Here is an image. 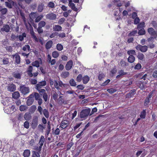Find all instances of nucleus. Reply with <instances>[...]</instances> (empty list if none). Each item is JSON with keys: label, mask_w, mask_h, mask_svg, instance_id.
Masks as SVG:
<instances>
[{"label": "nucleus", "mask_w": 157, "mask_h": 157, "mask_svg": "<svg viewBox=\"0 0 157 157\" xmlns=\"http://www.w3.org/2000/svg\"><path fill=\"white\" fill-rule=\"evenodd\" d=\"M61 75L63 78H65L69 76V73L68 71H64L62 73Z\"/></svg>", "instance_id": "a19ab883"}, {"label": "nucleus", "mask_w": 157, "mask_h": 157, "mask_svg": "<svg viewBox=\"0 0 157 157\" xmlns=\"http://www.w3.org/2000/svg\"><path fill=\"white\" fill-rule=\"evenodd\" d=\"M31 65L32 66L36 67H40V63L38 61L35 60L32 63Z\"/></svg>", "instance_id": "72a5a7b5"}, {"label": "nucleus", "mask_w": 157, "mask_h": 157, "mask_svg": "<svg viewBox=\"0 0 157 157\" xmlns=\"http://www.w3.org/2000/svg\"><path fill=\"white\" fill-rule=\"evenodd\" d=\"M136 52L135 51L133 50H130L128 51L127 54L130 55H136Z\"/></svg>", "instance_id": "de8ad7c7"}, {"label": "nucleus", "mask_w": 157, "mask_h": 157, "mask_svg": "<svg viewBox=\"0 0 157 157\" xmlns=\"http://www.w3.org/2000/svg\"><path fill=\"white\" fill-rule=\"evenodd\" d=\"M142 67L141 64L140 63H137L134 67V69L135 70H139Z\"/></svg>", "instance_id": "052dcab7"}, {"label": "nucleus", "mask_w": 157, "mask_h": 157, "mask_svg": "<svg viewBox=\"0 0 157 157\" xmlns=\"http://www.w3.org/2000/svg\"><path fill=\"white\" fill-rule=\"evenodd\" d=\"M113 2L114 3H116V6L117 7H120L122 5L121 1L120 0H114L113 1Z\"/></svg>", "instance_id": "58836bf2"}, {"label": "nucleus", "mask_w": 157, "mask_h": 157, "mask_svg": "<svg viewBox=\"0 0 157 157\" xmlns=\"http://www.w3.org/2000/svg\"><path fill=\"white\" fill-rule=\"evenodd\" d=\"M73 62L72 60L69 61L66 63L65 66V68L67 71L70 70L72 67Z\"/></svg>", "instance_id": "9d476101"}, {"label": "nucleus", "mask_w": 157, "mask_h": 157, "mask_svg": "<svg viewBox=\"0 0 157 157\" xmlns=\"http://www.w3.org/2000/svg\"><path fill=\"white\" fill-rule=\"evenodd\" d=\"M137 31L136 30H133L131 32L128 34V36H135L136 34L137 33Z\"/></svg>", "instance_id": "5fc2aeb1"}, {"label": "nucleus", "mask_w": 157, "mask_h": 157, "mask_svg": "<svg viewBox=\"0 0 157 157\" xmlns=\"http://www.w3.org/2000/svg\"><path fill=\"white\" fill-rule=\"evenodd\" d=\"M38 118L37 117H35L33 119L31 124V127L33 129H35L38 124Z\"/></svg>", "instance_id": "0eeeda50"}, {"label": "nucleus", "mask_w": 157, "mask_h": 157, "mask_svg": "<svg viewBox=\"0 0 157 157\" xmlns=\"http://www.w3.org/2000/svg\"><path fill=\"white\" fill-rule=\"evenodd\" d=\"M135 60V57L132 55H130L128 59V61L131 63H133Z\"/></svg>", "instance_id": "393cba45"}, {"label": "nucleus", "mask_w": 157, "mask_h": 157, "mask_svg": "<svg viewBox=\"0 0 157 157\" xmlns=\"http://www.w3.org/2000/svg\"><path fill=\"white\" fill-rule=\"evenodd\" d=\"M44 4L43 2H41L38 4L37 7L38 11L39 12H42L44 10Z\"/></svg>", "instance_id": "2eb2a0df"}, {"label": "nucleus", "mask_w": 157, "mask_h": 157, "mask_svg": "<svg viewBox=\"0 0 157 157\" xmlns=\"http://www.w3.org/2000/svg\"><path fill=\"white\" fill-rule=\"evenodd\" d=\"M73 144L72 143H70L67 146V151L69 150L71 147L72 146Z\"/></svg>", "instance_id": "338daca9"}, {"label": "nucleus", "mask_w": 157, "mask_h": 157, "mask_svg": "<svg viewBox=\"0 0 157 157\" xmlns=\"http://www.w3.org/2000/svg\"><path fill=\"white\" fill-rule=\"evenodd\" d=\"M32 157H40V153L36 152L35 151H33L32 152Z\"/></svg>", "instance_id": "e433bc0d"}, {"label": "nucleus", "mask_w": 157, "mask_h": 157, "mask_svg": "<svg viewBox=\"0 0 157 157\" xmlns=\"http://www.w3.org/2000/svg\"><path fill=\"white\" fill-rule=\"evenodd\" d=\"M21 73L14 72L12 73L13 77L17 79H20L21 78Z\"/></svg>", "instance_id": "412c9836"}, {"label": "nucleus", "mask_w": 157, "mask_h": 157, "mask_svg": "<svg viewBox=\"0 0 157 157\" xmlns=\"http://www.w3.org/2000/svg\"><path fill=\"white\" fill-rule=\"evenodd\" d=\"M45 17L47 19L50 20H55L56 18V14L53 12H50L46 15Z\"/></svg>", "instance_id": "20e7f679"}, {"label": "nucleus", "mask_w": 157, "mask_h": 157, "mask_svg": "<svg viewBox=\"0 0 157 157\" xmlns=\"http://www.w3.org/2000/svg\"><path fill=\"white\" fill-rule=\"evenodd\" d=\"M107 91L110 94H113L116 91V90L115 89L112 88L108 89Z\"/></svg>", "instance_id": "864d4df0"}, {"label": "nucleus", "mask_w": 157, "mask_h": 157, "mask_svg": "<svg viewBox=\"0 0 157 157\" xmlns=\"http://www.w3.org/2000/svg\"><path fill=\"white\" fill-rule=\"evenodd\" d=\"M90 80V78L89 77L86 75L84 76L82 78L83 82L84 84H87Z\"/></svg>", "instance_id": "b1692460"}, {"label": "nucleus", "mask_w": 157, "mask_h": 157, "mask_svg": "<svg viewBox=\"0 0 157 157\" xmlns=\"http://www.w3.org/2000/svg\"><path fill=\"white\" fill-rule=\"evenodd\" d=\"M32 117L31 113L30 112L26 113L24 115V118L25 120L29 121L30 120Z\"/></svg>", "instance_id": "a211bd4d"}, {"label": "nucleus", "mask_w": 157, "mask_h": 157, "mask_svg": "<svg viewBox=\"0 0 157 157\" xmlns=\"http://www.w3.org/2000/svg\"><path fill=\"white\" fill-rule=\"evenodd\" d=\"M44 141V138L43 136H41L39 140L38 144L40 145L39 146H35V149L36 152H38L40 153V151L41 150L42 146H43Z\"/></svg>", "instance_id": "f257e3e1"}, {"label": "nucleus", "mask_w": 157, "mask_h": 157, "mask_svg": "<svg viewBox=\"0 0 157 157\" xmlns=\"http://www.w3.org/2000/svg\"><path fill=\"white\" fill-rule=\"evenodd\" d=\"M33 70V67L31 66H29L27 68V72L28 75L30 77H32L33 76V75L32 72Z\"/></svg>", "instance_id": "9b49d317"}, {"label": "nucleus", "mask_w": 157, "mask_h": 157, "mask_svg": "<svg viewBox=\"0 0 157 157\" xmlns=\"http://www.w3.org/2000/svg\"><path fill=\"white\" fill-rule=\"evenodd\" d=\"M69 124L68 121L67 120H63L60 123V127L63 129H64L67 127Z\"/></svg>", "instance_id": "6e6552de"}, {"label": "nucleus", "mask_w": 157, "mask_h": 157, "mask_svg": "<svg viewBox=\"0 0 157 157\" xmlns=\"http://www.w3.org/2000/svg\"><path fill=\"white\" fill-rule=\"evenodd\" d=\"M82 74L78 75L77 77L76 81L78 82H80L82 79Z\"/></svg>", "instance_id": "603ef678"}, {"label": "nucleus", "mask_w": 157, "mask_h": 157, "mask_svg": "<svg viewBox=\"0 0 157 157\" xmlns=\"http://www.w3.org/2000/svg\"><path fill=\"white\" fill-rule=\"evenodd\" d=\"M12 3L9 2H5V4L6 6L10 9H11L12 7L11 4Z\"/></svg>", "instance_id": "6e6d98bb"}, {"label": "nucleus", "mask_w": 157, "mask_h": 157, "mask_svg": "<svg viewBox=\"0 0 157 157\" xmlns=\"http://www.w3.org/2000/svg\"><path fill=\"white\" fill-rule=\"evenodd\" d=\"M68 5L74 11H77L78 9L75 7V4L72 2V0H69Z\"/></svg>", "instance_id": "ddd939ff"}, {"label": "nucleus", "mask_w": 157, "mask_h": 157, "mask_svg": "<svg viewBox=\"0 0 157 157\" xmlns=\"http://www.w3.org/2000/svg\"><path fill=\"white\" fill-rule=\"evenodd\" d=\"M46 84V82L44 80L39 82L38 84L36 85V89L40 88L42 86H45Z\"/></svg>", "instance_id": "4468645a"}, {"label": "nucleus", "mask_w": 157, "mask_h": 157, "mask_svg": "<svg viewBox=\"0 0 157 157\" xmlns=\"http://www.w3.org/2000/svg\"><path fill=\"white\" fill-rule=\"evenodd\" d=\"M43 113L45 117L48 118L49 117V114L48 111L46 109H44L43 110Z\"/></svg>", "instance_id": "37998d69"}, {"label": "nucleus", "mask_w": 157, "mask_h": 157, "mask_svg": "<svg viewBox=\"0 0 157 157\" xmlns=\"http://www.w3.org/2000/svg\"><path fill=\"white\" fill-rule=\"evenodd\" d=\"M56 47L57 49L59 51H61L63 49V46L59 43L57 44Z\"/></svg>", "instance_id": "ea45409f"}, {"label": "nucleus", "mask_w": 157, "mask_h": 157, "mask_svg": "<svg viewBox=\"0 0 157 157\" xmlns=\"http://www.w3.org/2000/svg\"><path fill=\"white\" fill-rule=\"evenodd\" d=\"M36 109V106L35 105H33L29 109V112L31 113H34Z\"/></svg>", "instance_id": "2f4dec72"}, {"label": "nucleus", "mask_w": 157, "mask_h": 157, "mask_svg": "<svg viewBox=\"0 0 157 157\" xmlns=\"http://www.w3.org/2000/svg\"><path fill=\"white\" fill-rule=\"evenodd\" d=\"M7 9L6 8H3L1 11V13L2 15L6 14L7 12Z\"/></svg>", "instance_id": "69168bd1"}, {"label": "nucleus", "mask_w": 157, "mask_h": 157, "mask_svg": "<svg viewBox=\"0 0 157 157\" xmlns=\"http://www.w3.org/2000/svg\"><path fill=\"white\" fill-rule=\"evenodd\" d=\"M7 89L10 92H13L16 90V86L13 84H10L8 86Z\"/></svg>", "instance_id": "dca6fc26"}, {"label": "nucleus", "mask_w": 157, "mask_h": 157, "mask_svg": "<svg viewBox=\"0 0 157 157\" xmlns=\"http://www.w3.org/2000/svg\"><path fill=\"white\" fill-rule=\"evenodd\" d=\"M150 99L149 98H146L144 103V106H146L150 102Z\"/></svg>", "instance_id": "e2e57ef3"}, {"label": "nucleus", "mask_w": 157, "mask_h": 157, "mask_svg": "<svg viewBox=\"0 0 157 157\" xmlns=\"http://www.w3.org/2000/svg\"><path fill=\"white\" fill-rule=\"evenodd\" d=\"M69 83L72 86H75L77 85L75 81L73 78H71L70 80Z\"/></svg>", "instance_id": "473e14b6"}, {"label": "nucleus", "mask_w": 157, "mask_h": 157, "mask_svg": "<svg viewBox=\"0 0 157 157\" xmlns=\"http://www.w3.org/2000/svg\"><path fill=\"white\" fill-rule=\"evenodd\" d=\"M63 97L61 96H60L59 99V103L62 104L64 102V99H63Z\"/></svg>", "instance_id": "0e129e2a"}, {"label": "nucleus", "mask_w": 157, "mask_h": 157, "mask_svg": "<svg viewBox=\"0 0 157 157\" xmlns=\"http://www.w3.org/2000/svg\"><path fill=\"white\" fill-rule=\"evenodd\" d=\"M20 40L22 41L23 40L24 37H26V34L25 33H23L22 35H19L18 36Z\"/></svg>", "instance_id": "c03bdc74"}, {"label": "nucleus", "mask_w": 157, "mask_h": 157, "mask_svg": "<svg viewBox=\"0 0 157 157\" xmlns=\"http://www.w3.org/2000/svg\"><path fill=\"white\" fill-rule=\"evenodd\" d=\"M30 154V151L29 149H26L24 151L23 155L24 157H29Z\"/></svg>", "instance_id": "5701e85b"}, {"label": "nucleus", "mask_w": 157, "mask_h": 157, "mask_svg": "<svg viewBox=\"0 0 157 157\" xmlns=\"http://www.w3.org/2000/svg\"><path fill=\"white\" fill-rule=\"evenodd\" d=\"M54 85L55 87L57 90H59L60 89L59 86V82L58 83L56 80L54 81Z\"/></svg>", "instance_id": "680f3d73"}, {"label": "nucleus", "mask_w": 157, "mask_h": 157, "mask_svg": "<svg viewBox=\"0 0 157 157\" xmlns=\"http://www.w3.org/2000/svg\"><path fill=\"white\" fill-rule=\"evenodd\" d=\"M43 17V16L42 14L38 16L35 19V22L36 23L39 22L42 19Z\"/></svg>", "instance_id": "4c0bfd02"}, {"label": "nucleus", "mask_w": 157, "mask_h": 157, "mask_svg": "<svg viewBox=\"0 0 157 157\" xmlns=\"http://www.w3.org/2000/svg\"><path fill=\"white\" fill-rule=\"evenodd\" d=\"M119 75L116 76V78H118L120 77L121 76L126 75L127 74V73L124 72V70H121L118 71Z\"/></svg>", "instance_id": "6ab92c4d"}, {"label": "nucleus", "mask_w": 157, "mask_h": 157, "mask_svg": "<svg viewBox=\"0 0 157 157\" xmlns=\"http://www.w3.org/2000/svg\"><path fill=\"white\" fill-rule=\"evenodd\" d=\"M148 47L146 45H142L139 44L136 45V49L138 51H140L143 52H145L147 50Z\"/></svg>", "instance_id": "7ed1b4c3"}, {"label": "nucleus", "mask_w": 157, "mask_h": 157, "mask_svg": "<svg viewBox=\"0 0 157 157\" xmlns=\"http://www.w3.org/2000/svg\"><path fill=\"white\" fill-rule=\"evenodd\" d=\"M120 66L122 67H125L127 66V63L123 60H121L120 63Z\"/></svg>", "instance_id": "09e8293b"}, {"label": "nucleus", "mask_w": 157, "mask_h": 157, "mask_svg": "<svg viewBox=\"0 0 157 157\" xmlns=\"http://www.w3.org/2000/svg\"><path fill=\"white\" fill-rule=\"evenodd\" d=\"M22 50L24 51H26L27 50L29 52L30 50V47L29 45H25L22 48Z\"/></svg>", "instance_id": "79ce46f5"}, {"label": "nucleus", "mask_w": 157, "mask_h": 157, "mask_svg": "<svg viewBox=\"0 0 157 157\" xmlns=\"http://www.w3.org/2000/svg\"><path fill=\"white\" fill-rule=\"evenodd\" d=\"M90 111V109L82 110L80 112L79 117L81 118H85L87 117Z\"/></svg>", "instance_id": "f03ea898"}, {"label": "nucleus", "mask_w": 157, "mask_h": 157, "mask_svg": "<svg viewBox=\"0 0 157 157\" xmlns=\"http://www.w3.org/2000/svg\"><path fill=\"white\" fill-rule=\"evenodd\" d=\"M62 28L61 26L58 25H55L53 27L54 30L56 31H59L61 30Z\"/></svg>", "instance_id": "cd10ccee"}, {"label": "nucleus", "mask_w": 157, "mask_h": 157, "mask_svg": "<svg viewBox=\"0 0 157 157\" xmlns=\"http://www.w3.org/2000/svg\"><path fill=\"white\" fill-rule=\"evenodd\" d=\"M151 24L153 27L155 28H157V23L155 21H151Z\"/></svg>", "instance_id": "774afa93"}, {"label": "nucleus", "mask_w": 157, "mask_h": 157, "mask_svg": "<svg viewBox=\"0 0 157 157\" xmlns=\"http://www.w3.org/2000/svg\"><path fill=\"white\" fill-rule=\"evenodd\" d=\"M30 34L32 38L35 40V42H38V39L35 36V33L33 30L30 32Z\"/></svg>", "instance_id": "a878e982"}, {"label": "nucleus", "mask_w": 157, "mask_h": 157, "mask_svg": "<svg viewBox=\"0 0 157 157\" xmlns=\"http://www.w3.org/2000/svg\"><path fill=\"white\" fill-rule=\"evenodd\" d=\"M34 101V100L33 98V97L29 96L28 99H27L26 101L27 105L28 106H30L31 105Z\"/></svg>", "instance_id": "4be33fe9"}, {"label": "nucleus", "mask_w": 157, "mask_h": 157, "mask_svg": "<svg viewBox=\"0 0 157 157\" xmlns=\"http://www.w3.org/2000/svg\"><path fill=\"white\" fill-rule=\"evenodd\" d=\"M137 57L138 59L140 60H142L144 58V55L141 52H138L137 56Z\"/></svg>", "instance_id": "c85d7f7f"}, {"label": "nucleus", "mask_w": 157, "mask_h": 157, "mask_svg": "<svg viewBox=\"0 0 157 157\" xmlns=\"http://www.w3.org/2000/svg\"><path fill=\"white\" fill-rule=\"evenodd\" d=\"M12 57L13 58L15 57V63L17 64H19L21 62V58L20 56L18 54H16L12 55Z\"/></svg>", "instance_id": "1a4fd4ad"}, {"label": "nucleus", "mask_w": 157, "mask_h": 157, "mask_svg": "<svg viewBox=\"0 0 157 157\" xmlns=\"http://www.w3.org/2000/svg\"><path fill=\"white\" fill-rule=\"evenodd\" d=\"M46 22L44 21H40L38 24L39 27L42 28L45 26L46 25Z\"/></svg>", "instance_id": "a18cd8bd"}, {"label": "nucleus", "mask_w": 157, "mask_h": 157, "mask_svg": "<svg viewBox=\"0 0 157 157\" xmlns=\"http://www.w3.org/2000/svg\"><path fill=\"white\" fill-rule=\"evenodd\" d=\"M48 6L49 8H54L55 7V4L53 2H50L48 4Z\"/></svg>", "instance_id": "4d7b16f0"}, {"label": "nucleus", "mask_w": 157, "mask_h": 157, "mask_svg": "<svg viewBox=\"0 0 157 157\" xmlns=\"http://www.w3.org/2000/svg\"><path fill=\"white\" fill-rule=\"evenodd\" d=\"M20 90L24 95L26 94L29 92V89L28 87H25V85L20 86Z\"/></svg>", "instance_id": "39448f33"}, {"label": "nucleus", "mask_w": 157, "mask_h": 157, "mask_svg": "<svg viewBox=\"0 0 157 157\" xmlns=\"http://www.w3.org/2000/svg\"><path fill=\"white\" fill-rule=\"evenodd\" d=\"M28 109V107L25 105H21L19 107V109L21 111H25Z\"/></svg>", "instance_id": "c9c22d12"}, {"label": "nucleus", "mask_w": 157, "mask_h": 157, "mask_svg": "<svg viewBox=\"0 0 157 157\" xmlns=\"http://www.w3.org/2000/svg\"><path fill=\"white\" fill-rule=\"evenodd\" d=\"M37 90H38L39 92L41 95H43L44 94H46V91L44 89H37Z\"/></svg>", "instance_id": "8fccbe9b"}, {"label": "nucleus", "mask_w": 157, "mask_h": 157, "mask_svg": "<svg viewBox=\"0 0 157 157\" xmlns=\"http://www.w3.org/2000/svg\"><path fill=\"white\" fill-rule=\"evenodd\" d=\"M59 54L56 51H54L52 53V56L54 58H57L59 57Z\"/></svg>", "instance_id": "49530a36"}, {"label": "nucleus", "mask_w": 157, "mask_h": 157, "mask_svg": "<svg viewBox=\"0 0 157 157\" xmlns=\"http://www.w3.org/2000/svg\"><path fill=\"white\" fill-rule=\"evenodd\" d=\"M147 31L151 36L155 38L157 36V31L154 30L152 28H149L147 29Z\"/></svg>", "instance_id": "423d86ee"}, {"label": "nucleus", "mask_w": 157, "mask_h": 157, "mask_svg": "<svg viewBox=\"0 0 157 157\" xmlns=\"http://www.w3.org/2000/svg\"><path fill=\"white\" fill-rule=\"evenodd\" d=\"M30 96H32V97L35 98L36 100H37L40 98L39 94L36 92H35L34 95L31 94L30 95Z\"/></svg>", "instance_id": "bb28decb"}, {"label": "nucleus", "mask_w": 157, "mask_h": 157, "mask_svg": "<svg viewBox=\"0 0 157 157\" xmlns=\"http://www.w3.org/2000/svg\"><path fill=\"white\" fill-rule=\"evenodd\" d=\"M53 42L51 40L48 41L45 44V48L47 50L50 49L52 46Z\"/></svg>", "instance_id": "f3484780"}, {"label": "nucleus", "mask_w": 157, "mask_h": 157, "mask_svg": "<svg viewBox=\"0 0 157 157\" xmlns=\"http://www.w3.org/2000/svg\"><path fill=\"white\" fill-rule=\"evenodd\" d=\"M145 23L144 22L139 23L137 26L138 29H143L144 27Z\"/></svg>", "instance_id": "f704fd0d"}, {"label": "nucleus", "mask_w": 157, "mask_h": 157, "mask_svg": "<svg viewBox=\"0 0 157 157\" xmlns=\"http://www.w3.org/2000/svg\"><path fill=\"white\" fill-rule=\"evenodd\" d=\"M136 90L135 89H132L126 95V98H130L132 97L136 93Z\"/></svg>", "instance_id": "f8f14e48"}, {"label": "nucleus", "mask_w": 157, "mask_h": 157, "mask_svg": "<svg viewBox=\"0 0 157 157\" xmlns=\"http://www.w3.org/2000/svg\"><path fill=\"white\" fill-rule=\"evenodd\" d=\"M10 30V27L8 25H4L2 28L1 29V30L2 31H5L6 32H8Z\"/></svg>", "instance_id": "aec40b11"}, {"label": "nucleus", "mask_w": 157, "mask_h": 157, "mask_svg": "<svg viewBox=\"0 0 157 157\" xmlns=\"http://www.w3.org/2000/svg\"><path fill=\"white\" fill-rule=\"evenodd\" d=\"M20 97V94L18 92H15L12 94V97L15 99H17Z\"/></svg>", "instance_id": "c756f323"}, {"label": "nucleus", "mask_w": 157, "mask_h": 157, "mask_svg": "<svg viewBox=\"0 0 157 157\" xmlns=\"http://www.w3.org/2000/svg\"><path fill=\"white\" fill-rule=\"evenodd\" d=\"M52 97L54 100L56 101L57 99L58 95L56 92H55L54 93H53L52 95Z\"/></svg>", "instance_id": "13d9d810"}, {"label": "nucleus", "mask_w": 157, "mask_h": 157, "mask_svg": "<svg viewBox=\"0 0 157 157\" xmlns=\"http://www.w3.org/2000/svg\"><path fill=\"white\" fill-rule=\"evenodd\" d=\"M146 115V111L145 109H143L141 112L140 117L142 119H144Z\"/></svg>", "instance_id": "7c9ffc66"}, {"label": "nucleus", "mask_w": 157, "mask_h": 157, "mask_svg": "<svg viewBox=\"0 0 157 157\" xmlns=\"http://www.w3.org/2000/svg\"><path fill=\"white\" fill-rule=\"evenodd\" d=\"M145 31L144 28L141 29L138 31V34L140 35H144L145 34Z\"/></svg>", "instance_id": "3c124183"}, {"label": "nucleus", "mask_w": 157, "mask_h": 157, "mask_svg": "<svg viewBox=\"0 0 157 157\" xmlns=\"http://www.w3.org/2000/svg\"><path fill=\"white\" fill-rule=\"evenodd\" d=\"M24 126L25 128L27 129H28L29 128V123L28 121H25L24 124Z\"/></svg>", "instance_id": "bf43d9fd"}]
</instances>
